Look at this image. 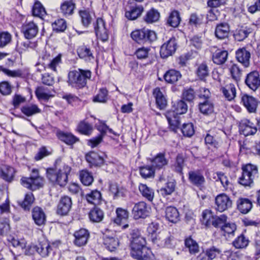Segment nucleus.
Segmentation results:
<instances>
[{
    "label": "nucleus",
    "instance_id": "obj_17",
    "mask_svg": "<svg viewBox=\"0 0 260 260\" xmlns=\"http://www.w3.org/2000/svg\"><path fill=\"white\" fill-rule=\"evenodd\" d=\"M239 127L240 134L245 136L253 135L257 132V128L254 124L247 119L241 120Z\"/></svg>",
    "mask_w": 260,
    "mask_h": 260
},
{
    "label": "nucleus",
    "instance_id": "obj_57",
    "mask_svg": "<svg viewBox=\"0 0 260 260\" xmlns=\"http://www.w3.org/2000/svg\"><path fill=\"white\" fill-rule=\"evenodd\" d=\"M249 243V240L243 234H241L233 242V245L236 248H244Z\"/></svg>",
    "mask_w": 260,
    "mask_h": 260
},
{
    "label": "nucleus",
    "instance_id": "obj_39",
    "mask_svg": "<svg viewBox=\"0 0 260 260\" xmlns=\"http://www.w3.org/2000/svg\"><path fill=\"white\" fill-rule=\"evenodd\" d=\"M187 105L182 100L174 102L172 109L168 112H174L175 114L181 115L185 113L187 111Z\"/></svg>",
    "mask_w": 260,
    "mask_h": 260
},
{
    "label": "nucleus",
    "instance_id": "obj_26",
    "mask_svg": "<svg viewBox=\"0 0 260 260\" xmlns=\"http://www.w3.org/2000/svg\"><path fill=\"white\" fill-rule=\"evenodd\" d=\"M32 217L35 223L38 225H42L45 224L46 221V215L43 210L36 207L32 210Z\"/></svg>",
    "mask_w": 260,
    "mask_h": 260
},
{
    "label": "nucleus",
    "instance_id": "obj_24",
    "mask_svg": "<svg viewBox=\"0 0 260 260\" xmlns=\"http://www.w3.org/2000/svg\"><path fill=\"white\" fill-rule=\"evenodd\" d=\"M250 56V52L245 48H240L236 52V59L245 67H248L249 66Z\"/></svg>",
    "mask_w": 260,
    "mask_h": 260
},
{
    "label": "nucleus",
    "instance_id": "obj_21",
    "mask_svg": "<svg viewBox=\"0 0 260 260\" xmlns=\"http://www.w3.org/2000/svg\"><path fill=\"white\" fill-rule=\"evenodd\" d=\"M74 236L75 237L74 244L80 247L85 245L87 243L89 237V233L87 230L81 229L76 231Z\"/></svg>",
    "mask_w": 260,
    "mask_h": 260
},
{
    "label": "nucleus",
    "instance_id": "obj_29",
    "mask_svg": "<svg viewBox=\"0 0 260 260\" xmlns=\"http://www.w3.org/2000/svg\"><path fill=\"white\" fill-rule=\"evenodd\" d=\"M88 217L92 222H101L104 217V211L98 207H94L90 210Z\"/></svg>",
    "mask_w": 260,
    "mask_h": 260
},
{
    "label": "nucleus",
    "instance_id": "obj_13",
    "mask_svg": "<svg viewBox=\"0 0 260 260\" xmlns=\"http://www.w3.org/2000/svg\"><path fill=\"white\" fill-rule=\"evenodd\" d=\"M245 83L249 88L255 91L260 86V76L257 71L248 73L245 79Z\"/></svg>",
    "mask_w": 260,
    "mask_h": 260
},
{
    "label": "nucleus",
    "instance_id": "obj_8",
    "mask_svg": "<svg viewBox=\"0 0 260 260\" xmlns=\"http://www.w3.org/2000/svg\"><path fill=\"white\" fill-rule=\"evenodd\" d=\"M93 24L97 38L103 42L107 41L109 38V31L104 20L101 18H98Z\"/></svg>",
    "mask_w": 260,
    "mask_h": 260
},
{
    "label": "nucleus",
    "instance_id": "obj_30",
    "mask_svg": "<svg viewBox=\"0 0 260 260\" xmlns=\"http://www.w3.org/2000/svg\"><path fill=\"white\" fill-rule=\"evenodd\" d=\"M228 56L227 51L218 49L213 53L212 60L213 62L217 64H222L226 61Z\"/></svg>",
    "mask_w": 260,
    "mask_h": 260
},
{
    "label": "nucleus",
    "instance_id": "obj_36",
    "mask_svg": "<svg viewBox=\"0 0 260 260\" xmlns=\"http://www.w3.org/2000/svg\"><path fill=\"white\" fill-rule=\"evenodd\" d=\"M252 29L247 26H242L238 28L234 34L235 39L238 41H242L247 38L251 33Z\"/></svg>",
    "mask_w": 260,
    "mask_h": 260
},
{
    "label": "nucleus",
    "instance_id": "obj_58",
    "mask_svg": "<svg viewBox=\"0 0 260 260\" xmlns=\"http://www.w3.org/2000/svg\"><path fill=\"white\" fill-rule=\"evenodd\" d=\"M229 71L232 78L238 82L240 80L242 75V70L236 64H233L230 68Z\"/></svg>",
    "mask_w": 260,
    "mask_h": 260
},
{
    "label": "nucleus",
    "instance_id": "obj_37",
    "mask_svg": "<svg viewBox=\"0 0 260 260\" xmlns=\"http://www.w3.org/2000/svg\"><path fill=\"white\" fill-rule=\"evenodd\" d=\"M181 77L180 73L175 70H170L164 75V78L166 82L174 84Z\"/></svg>",
    "mask_w": 260,
    "mask_h": 260
},
{
    "label": "nucleus",
    "instance_id": "obj_45",
    "mask_svg": "<svg viewBox=\"0 0 260 260\" xmlns=\"http://www.w3.org/2000/svg\"><path fill=\"white\" fill-rule=\"evenodd\" d=\"M35 94L39 100L48 101L51 97L53 96V95L50 93V91L48 89L44 86L37 87L35 90Z\"/></svg>",
    "mask_w": 260,
    "mask_h": 260
},
{
    "label": "nucleus",
    "instance_id": "obj_10",
    "mask_svg": "<svg viewBox=\"0 0 260 260\" xmlns=\"http://www.w3.org/2000/svg\"><path fill=\"white\" fill-rule=\"evenodd\" d=\"M177 43L175 37L171 38L168 41L165 43L160 48V56L165 58L174 54L177 49Z\"/></svg>",
    "mask_w": 260,
    "mask_h": 260
},
{
    "label": "nucleus",
    "instance_id": "obj_5",
    "mask_svg": "<svg viewBox=\"0 0 260 260\" xmlns=\"http://www.w3.org/2000/svg\"><path fill=\"white\" fill-rule=\"evenodd\" d=\"M202 222L206 226L212 225L215 228L221 229L227 220V216L224 214L220 216L214 215L210 210H205L202 212Z\"/></svg>",
    "mask_w": 260,
    "mask_h": 260
},
{
    "label": "nucleus",
    "instance_id": "obj_9",
    "mask_svg": "<svg viewBox=\"0 0 260 260\" xmlns=\"http://www.w3.org/2000/svg\"><path fill=\"white\" fill-rule=\"evenodd\" d=\"M150 207L145 202H139L134 205L132 214L135 219L145 218L149 216Z\"/></svg>",
    "mask_w": 260,
    "mask_h": 260
},
{
    "label": "nucleus",
    "instance_id": "obj_41",
    "mask_svg": "<svg viewBox=\"0 0 260 260\" xmlns=\"http://www.w3.org/2000/svg\"><path fill=\"white\" fill-rule=\"evenodd\" d=\"M179 213L174 207L169 206L166 209V217L170 222L176 223L179 220Z\"/></svg>",
    "mask_w": 260,
    "mask_h": 260
},
{
    "label": "nucleus",
    "instance_id": "obj_52",
    "mask_svg": "<svg viewBox=\"0 0 260 260\" xmlns=\"http://www.w3.org/2000/svg\"><path fill=\"white\" fill-rule=\"evenodd\" d=\"M116 217L114 219V223L120 225L122 221L126 220L128 217L129 213L127 210L118 208L116 210Z\"/></svg>",
    "mask_w": 260,
    "mask_h": 260
},
{
    "label": "nucleus",
    "instance_id": "obj_56",
    "mask_svg": "<svg viewBox=\"0 0 260 260\" xmlns=\"http://www.w3.org/2000/svg\"><path fill=\"white\" fill-rule=\"evenodd\" d=\"M216 181H219L225 190H231L232 184L229 181L227 176L222 172H217Z\"/></svg>",
    "mask_w": 260,
    "mask_h": 260
},
{
    "label": "nucleus",
    "instance_id": "obj_1",
    "mask_svg": "<svg viewBox=\"0 0 260 260\" xmlns=\"http://www.w3.org/2000/svg\"><path fill=\"white\" fill-rule=\"evenodd\" d=\"M131 236V255L139 260H154V254L146 247L145 239L140 234L138 230H133Z\"/></svg>",
    "mask_w": 260,
    "mask_h": 260
},
{
    "label": "nucleus",
    "instance_id": "obj_2",
    "mask_svg": "<svg viewBox=\"0 0 260 260\" xmlns=\"http://www.w3.org/2000/svg\"><path fill=\"white\" fill-rule=\"evenodd\" d=\"M71 171V168L69 166L63 164L58 169H48L46 171L47 177L53 183L64 186L68 182V175Z\"/></svg>",
    "mask_w": 260,
    "mask_h": 260
},
{
    "label": "nucleus",
    "instance_id": "obj_32",
    "mask_svg": "<svg viewBox=\"0 0 260 260\" xmlns=\"http://www.w3.org/2000/svg\"><path fill=\"white\" fill-rule=\"evenodd\" d=\"M75 7V4L72 1H66L60 5V12L66 17L72 15Z\"/></svg>",
    "mask_w": 260,
    "mask_h": 260
},
{
    "label": "nucleus",
    "instance_id": "obj_42",
    "mask_svg": "<svg viewBox=\"0 0 260 260\" xmlns=\"http://www.w3.org/2000/svg\"><path fill=\"white\" fill-rule=\"evenodd\" d=\"M139 190L143 197L149 201H152L154 192L153 190L146 184L141 183L139 185Z\"/></svg>",
    "mask_w": 260,
    "mask_h": 260
},
{
    "label": "nucleus",
    "instance_id": "obj_34",
    "mask_svg": "<svg viewBox=\"0 0 260 260\" xmlns=\"http://www.w3.org/2000/svg\"><path fill=\"white\" fill-rule=\"evenodd\" d=\"M221 90L225 98L229 101L234 99L236 95V89L233 84H229L221 88Z\"/></svg>",
    "mask_w": 260,
    "mask_h": 260
},
{
    "label": "nucleus",
    "instance_id": "obj_49",
    "mask_svg": "<svg viewBox=\"0 0 260 260\" xmlns=\"http://www.w3.org/2000/svg\"><path fill=\"white\" fill-rule=\"evenodd\" d=\"M61 63V56L60 54H58L55 57H53L50 61L47 63H45V66L43 68L45 70L48 69L51 71L56 72L57 71V68H59V66Z\"/></svg>",
    "mask_w": 260,
    "mask_h": 260
},
{
    "label": "nucleus",
    "instance_id": "obj_53",
    "mask_svg": "<svg viewBox=\"0 0 260 260\" xmlns=\"http://www.w3.org/2000/svg\"><path fill=\"white\" fill-rule=\"evenodd\" d=\"M79 176L81 182L85 186L90 185L93 181V177L91 173L86 170L81 171Z\"/></svg>",
    "mask_w": 260,
    "mask_h": 260
},
{
    "label": "nucleus",
    "instance_id": "obj_7",
    "mask_svg": "<svg viewBox=\"0 0 260 260\" xmlns=\"http://www.w3.org/2000/svg\"><path fill=\"white\" fill-rule=\"evenodd\" d=\"M131 36L132 39L139 44L151 43L157 38L154 31L145 28L133 31Z\"/></svg>",
    "mask_w": 260,
    "mask_h": 260
},
{
    "label": "nucleus",
    "instance_id": "obj_15",
    "mask_svg": "<svg viewBox=\"0 0 260 260\" xmlns=\"http://www.w3.org/2000/svg\"><path fill=\"white\" fill-rule=\"evenodd\" d=\"M215 204L216 209L219 212H223L232 207V201L227 195L222 193L215 198Z\"/></svg>",
    "mask_w": 260,
    "mask_h": 260
},
{
    "label": "nucleus",
    "instance_id": "obj_14",
    "mask_svg": "<svg viewBox=\"0 0 260 260\" xmlns=\"http://www.w3.org/2000/svg\"><path fill=\"white\" fill-rule=\"evenodd\" d=\"M72 205V202L70 197H61L57 205V214L61 216L66 215L71 210Z\"/></svg>",
    "mask_w": 260,
    "mask_h": 260
},
{
    "label": "nucleus",
    "instance_id": "obj_22",
    "mask_svg": "<svg viewBox=\"0 0 260 260\" xmlns=\"http://www.w3.org/2000/svg\"><path fill=\"white\" fill-rule=\"evenodd\" d=\"M230 31V26L228 23H220L215 27V35L218 39L223 40L228 38Z\"/></svg>",
    "mask_w": 260,
    "mask_h": 260
},
{
    "label": "nucleus",
    "instance_id": "obj_40",
    "mask_svg": "<svg viewBox=\"0 0 260 260\" xmlns=\"http://www.w3.org/2000/svg\"><path fill=\"white\" fill-rule=\"evenodd\" d=\"M15 173L13 168L5 166L1 169L0 176L5 181L11 182L13 180Z\"/></svg>",
    "mask_w": 260,
    "mask_h": 260
},
{
    "label": "nucleus",
    "instance_id": "obj_33",
    "mask_svg": "<svg viewBox=\"0 0 260 260\" xmlns=\"http://www.w3.org/2000/svg\"><path fill=\"white\" fill-rule=\"evenodd\" d=\"M238 209L240 212L246 214L251 209L252 204L250 200L247 198H240L237 202Z\"/></svg>",
    "mask_w": 260,
    "mask_h": 260
},
{
    "label": "nucleus",
    "instance_id": "obj_59",
    "mask_svg": "<svg viewBox=\"0 0 260 260\" xmlns=\"http://www.w3.org/2000/svg\"><path fill=\"white\" fill-rule=\"evenodd\" d=\"M79 13L81 19L82 24L84 26L87 27L92 20L91 14L89 11L86 10H80Z\"/></svg>",
    "mask_w": 260,
    "mask_h": 260
},
{
    "label": "nucleus",
    "instance_id": "obj_44",
    "mask_svg": "<svg viewBox=\"0 0 260 260\" xmlns=\"http://www.w3.org/2000/svg\"><path fill=\"white\" fill-rule=\"evenodd\" d=\"M109 191L113 196L114 200L126 196V190L123 188H119L116 183H110L109 184Z\"/></svg>",
    "mask_w": 260,
    "mask_h": 260
},
{
    "label": "nucleus",
    "instance_id": "obj_54",
    "mask_svg": "<svg viewBox=\"0 0 260 260\" xmlns=\"http://www.w3.org/2000/svg\"><path fill=\"white\" fill-rule=\"evenodd\" d=\"M236 229V225L235 223L225 222L220 230L225 237H230L234 236Z\"/></svg>",
    "mask_w": 260,
    "mask_h": 260
},
{
    "label": "nucleus",
    "instance_id": "obj_23",
    "mask_svg": "<svg viewBox=\"0 0 260 260\" xmlns=\"http://www.w3.org/2000/svg\"><path fill=\"white\" fill-rule=\"evenodd\" d=\"M103 239V244L106 248L110 251H114L119 246V240L115 235L110 236L104 234Z\"/></svg>",
    "mask_w": 260,
    "mask_h": 260
},
{
    "label": "nucleus",
    "instance_id": "obj_25",
    "mask_svg": "<svg viewBox=\"0 0 260 260\" xmlns=\"http://www.w3.org/2000/svg\"><path fill=\"white\" fill-rule=\"evenodd\" d=\"M153 95L155 99L157 107L160 110L164 109L167 105V101L160 89L159 87L154 89Z\"/></svg>",
    "mask_w": 260,
    "mask_h": 260
},
{
    "label": "nucleus",
    "instance_id": "obj_64",
    "mask_svg": "<svg viewBox=\"0 0 260 260\" xmlns=\"http://www.w3.org/2000/svg\"><path fill=\"white\" fill-rule=\"evenodd\" d=\"M35 198L31 192L26 194L23 201L20 204L22 208L25 210H29Z\"/></svg>",
    "mask_w": 260,
    "mask_h": 260
},
{
    "label": "nucleus",
    "instance_id": "obj_12",
    "mask_svg": "<svg viewBox=\"0 0 260 260\" xmlns=\"http://www.w3.org/2000/svg\"><path fill=\"white\" fill-rule=\"evenodd\" d=\"M55 243L50 244L48 240L43 239L39 241L38 245L34 246L37 252L43 257H46L53 250Z\"/></svg>",
    "mask_w": 260,
    "mask_h": 260
},
{
    "label": "nucleus",
    "instance_id": "obj_50",
    "mask_svg": "<svg viewBox=\"0 0 260 260\" xmlns=\"http://www.w3.org/2000/svg\"><path fill=\"white\" fill-rule=\"evenodd\" d=\"M77 129L80 134L89 136L92 132L93 127L91 124L82 120L79 123Z\"/></svg>",
    "mask_w": 260,
    "mask_h": 260
},
{
    "label": "nucleus",
    "instance_id": "obj_19",
    "mask_svg": "<svg viewBox=\"0 0 260 260\" xmlns=\"http://www.w3.org/2000/svg\"><path fill=\"white\" fill-rule=\"evenodd\" d=\"M151 166L154 169L160 170L166 166L169 162L165 152H159L150 159Z\"/></svg>",
    "mask_w": 260,
    "mask_h": 260
},
{
    "label": "nucleus",
    "instance_id": "obj_62",
    "mask_svg": "<svg viewBox=\"0 0 260 260\" xmlns=\"http://www.w3.org/2000/svg\"><path fill=\"white\" fill-rule=\"evenodd\" d=\"M108 91L105 88H102L99 90L98 93L93 98V102L99 103H106L107 101Z\"/></svg>",
    "mask_w": 260,
    "mask_h": 260
},
{
    "label": "nucleus",
    "instance_id": "obj_48",
    "mask_svg": "<svg viewBox=\"0 0 260 260\" xmlns=\"http://www.w3.org/2000/svg\"><path fill=\"white\" fill-rule=\"evenodd\" d=\"M200 112L205 115H209L214 111V105L211 100L204 101L199 105Z\"/></svg>",
    "mask_w": 260,
    "mask_h": 260
},
{
    "label": "nucleus",
    "instance_id": "obj_35",
    "mask_svg": "<svg viewBox=\"0 0 260 260\" xmlns=\"http://www.w3.org/2000/svg\"><path fill=\"white\" fill-rule=\"evenodd\" d=\"M143 11L142 6L137 5L132 7L129 11H126L125 16L129 20H135L141 15Z\"/></svg>",
    "mask_w": 260,
    "mask_h": 260
},
{
    "label": "nucleus",
    "instance_id": "obj_47",
    "mask_svg": "<svg viewBox=\"0 0 260 260\" xmlns=\"http://www.w3.org/2000/svg\"><path fill=\"white\" fill-rule=\"evenodd\" d=\"M160 15L158 11L152 8L147 12L144 17V20L147 23H152L157 21Z\"/></svg>",
    "mask_w": 260,
    "mask_h": 260
},
{
    "label": "nucleus",
    "instance_id": "obj_28",
    "mask_svg": "<svg viewBox=\"0 0 260 260\" xmlns=\"http://www.w3.org/2000/svg\"><path fill=\"white\" fill-rule=\"evenodd\" d=\"M170 128L172 131L176 132L180 124V118L178 115L174 114V112H167L166 114Z\"/></svg>",
    "mask_w": 260,
    "mask_h": 260
},
{
    "label": "nucleus",
    "instance_id": "obj_38",
    "mask_svg": "<svg viewBox=\"0 0 260 260\" xmlns=\"http://www.w3.org/2000/svg\"><path fill=\"white\" fill-rule=\"evenodd\" d=\"M181 21L179 12L177 10L172 11L169 14L167 20V24L170 26L177 27Z\"/></svg>",
    "mask_w": 260,
    "mask_h": 260
},
{
    "label": "nucleus",
    "instance_id": "obj_43",
    "mask_svg": "<svg viewBox=\"0 0 260 260\" xmlns=\"http://www.w3.org/2000/svg\"><path fill=\"white\" fill-rule=\"evenodd\" d=\"M21 112L27 116H31L41 112V110L35 104H29L21 108Z\"/></svg>",
    "mask_w": 260,
    "mask_h": 260
},
{
    "label": "nucleus",
    "instance_id": "obj_51",
    "mask_svg": "<svg viewBox=\"0 0 260 260\" xmlns=\"http://www.w3.org/2000/svg\"><path fill=\"white\" fill-rule=\"evenodd\" d=\"M175 187L176 182L172 179L168 181L166 185L160 189V193L164 197L170 195L175 191Z\"/></svg>",
    "mask_w": 260,
    "mask_h": 260
},
{
    "label": "nucleus",
    "instance_id": "obj_46",
    "mask_svg": "<svg viewBox=\"0 0 260 260\" xmlns=\"http://www.w3.org/2000/svg\"><path fill=\"white\" fill-rule=\"evenodd\" d=\"M85 198L89 203L96 205L100 203L102 200V194L100 191L94 190L87 193Z\"/></svg>",
    "mask_w": 260,
    "mask_h": 260
},
{
    "label": "nucleus",
    "instance_id": "obj_60",
    "mask_svg": "<svg viewBox=\"0 0 260 260\" xmlns=\"http://www.w3.org/2000/svg\"><path fill=\"white\" fill-rule=\"evenodd\" d=\"M159 224L156 222H151L147 228V232L149 234L151 235V238L153 243H157V237L156 233L159 229Z\"/></svg>",
    "mask_w": 260,
    "mask_h": 260
},
{
    "label": "nucleus",
    "instance_id": "obj_11",
    "mask_svg": "<svg viewBox=\"0 0 260 260\" xmlns=\"http://www.w3.org/2000/svg\"><path fill=\"white\" fill-rule=\"evenodd\" d=\"M188 179L189 182L193 185L200 187L205 182V179L201 170H190L188 173Z\"/></svg>",
    "mask_w": 260,
    "mask_h": 260
},
{
    "label": "nucleus",
    "instance_id": "obj_6",
    "mask_svg": "<svg viewBox=\"0 0 260 260\" xmlns=\"http://www.w3.org/2000/svg\"><path fill=\"white\" fill-rule=\"evenodd\" d=\"M21 183L24 187L30 190H35L43 186L44 179L39 175V170L37 169H33L30 177H22Z\"/></svg>",
    "mask_w": 260,
    "mask_h": 260
},
{
    "label": "nucleus",
    "instance_id": "obj_27",
    "mask_svg": "<svg viewBox=\"0 0 260 260\" xmlns=\"http://www.w3.org/2000/svg\"><path fill=\"white\" fill-rule=\"evenodd\" d=\"M85 158L86 161L92 166H100L104 163L103 157L93 151L87 153L85 155Z\"/></svg>",
    "mask_w": 260,
    "mask_h": 260
},
{
    "label": "nucleus",
    "instance_id": "obj_20",
    "mask_svg": "<svg viewBox=\"0 0 260 260\" xmlns=\"http://www.w3.org/2000/svg\"><path fill=\"white\" fill-rule=\"evenodd\" d=\"M241 102L249 113L256 112L258 102L254 97L244 94L241 97Z\"/></svg>",
    "mask_w": 260,
    "mask_h": 260
},
{
    "label": "nucleus",
    "instance_id": "obj_55",
    "mask_svg": "<svg viewBox=\"0 0 260 260\" xmlns=\"http://www.w3.org/2000/svg\"><path fill=\"white\" fill-rule=\"evenodd\" d=\"M185 245L188 248L189 253L191 254H194L199 252V246L197 242L193 240L191 237L187 238L185 240Z\"/></svg>",
    "mask_w": 260,
    "mask_h": 260
},
{
    "label": "nucleus",
    "instance_id": "obj_31",
    "mask_svg": "<svg viewBox=\"0 0 260 260\" xmlns=\"http://www.w3.org/2000/svg\"><path fill=\"white\" fill-rule=\"evenodd\" d=\"M77 54L80 58L86 61H90L94 59V56L90 49L86 46L82 45L77 50Z\"/></svg>",
    "mask_w": 260,
    "mask_h": 260
},
{
    "label": "nucleus",
    "instance_id": "obj_18",
    "mask_svg": "<svg viewBox=\"0 0 260 260\" xmlns=\"http://www.w3.org/2000/svg\"><path fill=\"white\" fill-rule=\"evenodd\" d=\"M21 31L25 38L31 39L35 37L38 33V27L34 22L29 21L22 25Z\"/></svg>",
    "mask_w": 260,
    "mask_h": 260
},
{
    "label": "nucleus",
    "instance_id": "obj_63",
    "mask_svg": "<svg viewBox=\"0 0 260 260\" xmlns=\"http://www.w3.org/2000/svg\"><path fill=\"white\" fill-rule=\"evenodd\" d=\"M198 77L202 80L205 79L209 75V70L207 65L205 63H202L199 66L196 71Z\"/></svg>",
    "mask_w": 260,
    "mask_h": 260
},
{
    "label": "nucleus",
    "instance_id": "obj_61",
    "mask_svg": "<svg viewBox=\"0 0 260 260\" xmlns=\"http://www.w3.org/2000/svg\"><path fill=\"white\" fill-rule=\"evenodd\" d=\"M139 170L140 175L143 178L146 179L154 176V169L152 166L141 167Z\"/></svg>",
    "mask_w": 260,
    "mask_h": 260
},
{
    "label": "nucleus",
    "instance_id": "obj_16",
    "mask_svg": "<svg viewBox=\"0 0 260 260\" xmlns=\"http://www.w3.org/2000/svg\"><path fill=\"white\" fill-rule=\"evenodd\" d=\"M53 131L60 141L69 145H72L79 141V138L70 133H65L56 127H54Z\"/></svg>",
    "mask_w": 260,
    "mask_h": 260
},
{
    "label": "nucleus",
    "instance_id": "obj_3",
    "mask_svg": "<svg viewBox=\"0 0 260 260\" xmlns=\"http://www.w3.org/2000/svg\"><path fill=\"white\" fill-rule=\"evenodd\" d=\"M91 73L88 70L78 69L68 73V83L73 87L81 88L85 87L87 80L91 77Z\"/></svg>",
    "mask_w": 260,
    "mask_h": 260
},
{
    "label": "nucleus",
    "instance_id": "obj_4",
    "mask_svg": "<svg viewBox=\"0 0 260 260\" xmlns=\"http://www.w3.org/2000/svg\"><path fill=\"white\" fill-rule=\"evenodd\" d=\"M242 173L238 179V182L244 186H250L257 176V167L251 164H247L242 167Z\"/></svg>",
    "mask_w": 260,
    "mask_h": 260
}]
</instances>
